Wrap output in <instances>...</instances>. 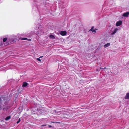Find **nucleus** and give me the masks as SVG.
I'll return each mask as SVG.
<instances>
[{
	"instance_id": "1",
	"label": "nucleus",
	"mask_w": 129,
	"mask_h": 129,
	"mask_svg": "<svg viewBox=\"0 0 129 129\" xmlns=\"http://www.w3.org/2000/svg\"><path fill=\"white\" fill-rule=\"evenodd\" d=\"M17 37L15 35L11 36L9 38V43L13 44L15 41Z\"/></svg>"
},
{
	"instance_id": "2",
	"label": "nucleus",
	"mask_w": 129,
	"mask_h": 129,
	"mask_svg": "<svg viewBox=\"0 0 129 129\" xmlns=\"http://www.w3.org/2000/svg\"><path fill=\"white\" fill-rule=\"evenodd\" d=\"M122 23V21L121 20H119L117 22L116 24V25L117 26H118L121 25Z\"/></svg>"
},
{
	"instance_id": "3",
	"label": "nucleus",
	"mask_w": 129,
	"mask_h": 129,
	"mask_svg": "<svg viewBox=\"0 0 129 129\" xmlns=\"http://www.w3.org/2000/svg\"><path fill=\"white\" fill-rule=\"evenodd\" d=\"M118 30V29L117 28H116L114 29V30L111 33V35L114 34L116 33L117 32Z\"/></svg>"
},
{
	"instance_id": "4",
	"label": "nucleus",
	"mask_w": 129,
	"mask_h": 129,
	"mask_svg": "<svg viewBox=\"0 0 129 129\" xmlns=\"http://www.w3.org/2000/svg\"><path fill=\"white\" fill-rule=\"evenodd\" d=\"M129 15V12H126L123 14V16L124 17H128Z\"/></svg>"
},
{
	"instance_id": "5",
	"label": "nucleus",
	"mask_w": 129,
	"mask_h": 129,
	"mask_svg": "<svg viewBox=\"0 0 129 129\" xmlns=\"http://www.w3.org/2000/svg\"><path fill=\"white\" fill-rule=\"evenodd\" d=\"M28 83L26 82H24L23 83L22 86L23 87H26L28 85Z\"/></svg>"
},
{
	"instance_id": "6",
	"label": "nucleus",
	"mask_w": 129,
	"mask_h": 129,
	"mask_svg": "<svg viewBox=\"0 0 129 129\" xmlns=\"http://www.w3.org/2000/svg\"><path fill=\"white\" fill-rule=\"evenodd\" d=\"M67 34V33L66 31H61L60 32V34L62 36H64Z\"/></svg>"
},
{
	"instance_id": "7",
	"label": "nucleus",
	"mask_w": 129,
	"mask_h": 129,
	"mask_svg": "<svg viewBox=\"0 0 129 129\" xmlns=\"http://www.w3.org/2000/svg\"><path fill=\"white\" fill-rule=\"evenodd\" d=\"M110 45V43H108L104 45V48H106L109 46Z\"/></svg>"
},
{
	"instance_id": "8",
	"label": "nucleus",
	"mask_w": 129,
	"mask_h": 129,
	"mask_svg": "<svg viewBox=\"0 0 129 129\" xmlns=\"http://www.w3.org/2000/svg\"><path fill=\"white\" fill-rule=\"evenodd\" d=\"M125 98L126 99H129V93H127L126 94Z\"/></svg>"
},
{
	"instance_id": "9",
	"label": "nucleus",
	"mask_w": 129,
	"mask_h": 129,
	"mask_svg": "<svg viewBox=\"0 0 129 129\" xmlns=\"http://www.w3.org/2000/svg\"><path fill=\"white\" fill-rule=\"evenodd\" d=\"M9 38H4L3 39V42H5L7 40L8 41H9Z\"/></svg>"
},
{
	"instance_id": "10",
	"label": "nucleus",
	"mask_w": 129,
	"mask_h": 129,
	"mask_svg": "<svg viewBox=\"0 0 129 129\" xmlns=\"http://www.w3.org/2000/svg\"><path fill=\"white\" fill-rule=\"evenodd\" d=\"M21 40H27L28 41H30L31 40V39H28L27 38H22L21 39Z\"/></svg>"
},
{
	"instance_id": "11",
	"label": "nucleus",
	"mask_w": 129,
	"mask_h": 129,
	"mask_svg": "<svg viewBox=\"0 0 129 129\" xmlns=\"http://www.w3.org/2000/svg\"><path fill=\"white\" fill-rule=\"evenodd\" d=\"M90 31H91L93 33H95L96 31L94 30L93 28H92L90 30Z\"/></svg>"
},
{
	"instance_id": "12",
	"label": "nucleus",
	"mask_w": 129,
	"mask_h": 129,
	"mask_svg": "<svg viewBox=\"0 0 129 129\" xmlns=\"http://www.w3.org/2000/svg\"><path fill=\"white\" fill-rule=\"evenodd\" d=\"M49 37L50 38L53 39H54L55 38V37L54 36L52 35H50Z\"/></svg>"
},
{
	"instance_id": "13",
	"label": "nucleus",
	"mask_w": 129,
	"mask_h": 129,
	"mask_svg": "<svg viewBox=\"0 0 129 129\" xmlns=\"http://www.w3.org/2000/svg\"><path fill=\"white\" fill-rule=\"evenodd\" d=\"M11 118V117L10 116H8L6 117V118L5 119L6 120H8L9 119Z\"/></svg>"
},
{
	"instance_id": "14",
	"label": "nucleus",
	"mask_w": 129,
	"mask_h": 129,
	"mask_svg": "<svg viewBox=\"0 0 129 129\" xmlns=\"http://www.w3.org/2000/svg\"><path fill=\"white\" fill-rule=\"evenodd\" d=\"M40 58H37V60L38 61L40 62L41 61V59H40Z\"/></svg>"
},
{
	"instance_id": "15",
	"label": "nucleus",
	"mask_w": 129,
	"mask_h": 129,
	"mask_svg": "<svg viewBox=\"0 0 129 129\" xmlns=\"http://www.w3.org/2000/svg\"><path fill=\"white\" fill-rule=\"evenodd\" d=\"M20 121V119H19V120L17 121V124H18L19 123Z\"/></svg>"
},
{
	"instance_id": "16",
	"label": "nucleus",
	"mask_w": 129,
	"mask_h": 129,
	"mask_svg": "<svg viewBox=\"0 0 129 129\" xmlns=\"http://www.w3.org/2000/svg\"><path fill=\"white\" fill-rule=\"evenodd\" d=\"M2 42H0V46H2Z\"/></svg>"
},
{
	"instance_id": "17",
	"label": "nucleus",
	"mask_w": 129,
	"mask_h": 129,
	"mask_svg": "<svg viewBox=\"0 0 129 129\" xmlns=\"http://www.w3.org/2000/svg\"><path fill=\"white\" fill-rule=\"evenodd\" d=\"M43 56H40V57H39V58H42L43 57Z\"/></svg>"
},
{
	"instance_id": "18",
	"label": "nucleus",
	"mask_w": 129,
	"mask_h": 129,
	"mask_svg": "<svg viewBox=\"0 0 129 129\" xmlns=\"http://www.w3.org/2000/svg\"><path fill=\"white\" fill-rule=\"evenodd\" d=\"M46 125H42L41 126H46Z\"/></svg>"
},
{
	"instance_id": "19",
	"label": "nucleus",
	"mask_w": 129,
	"mask_h": 129,
	"mask_svg": "<svg viewBox=\"0 0 129 129\" xmlns=\"http://www.w3.org/2000/svg\"><path fill=\"white\" fill-rule=\"evenodd\" d=\"M0 108L1 109H4V108H1V107H0Z\"/></svg>"
},
{
	"instance_id": "20",
	"label": "nucleus",
	"mask_w": 129,
	"mask_h": 129,
	"mask_svg": "<svg viewBox=\"0 0 129 129\" xmlns=\"http://www.w3.org/2000/svg\"><path fill=\"white\" fill-rule=\"evenodd\" d=\"M48 126L50 127H51V125H49Z\"/></svg>"
},
{
	"instance_id": "21",
	"label": "nucleus",
	"mask_w": 129,
	"mask_h": 129,
	"mask_svg": "<svg viewBox=\"0 0 129 129\" xmlns=\"http://www.w3.org/2000/svg\"><path fill=\"white\" fill-rule=\"evenodd\" d=\"M39 32H38H38H37V34H39Z\"/></svg>"
},
{
	"instance_id": "22",
	"label": "nucleus",
	"mask_w": 129,
	"mask_h": 129,
	"mask_svg": "<svg viewBox=\"0 0 129 129\" xmlns=\"http://www.w3.org/2000/svg\"><path fill=\"white\" fill-rule=\"evenodd\" d=\"M37 27H36V28H35V29H37Z\"/></svg>"
},
{
	"instance_id": "23",
	"label": "nucleus",
	"mask_w": 129,
	"mask_h": 129,
	"mask_svg": "<svg viewBox=\"0 0 129 129\" xmlns=\"http://www.w3.org/2000/svg\"><path fill=\"white\" fill-rule=\"evenodd\" d=\"M2 88H5V87H4V86H3V87H2Z\"/></svg>"
},
{
	"instance_id": "24",
	"label": "nucleus",
	"mask_w": 129,
	"mask_h": 129,
	"mask_svg": "<svg viewBox=\"0 0 129 129\" xmlns=\"http://www.w3.org/2000/svg\"><path fill=\"white\" fill-rule=\"evenodd\" d=\"M102 68H101V67L100 68V69H101Z\"/></svg>"
},
{
	"instance_id": "25",
	"label": "nucleus",
	"mask_w": 129,
	"mask_h": 129,
	"mask_svg": "<svg viewBox=\"0 0 129 129\" xmlns=\"http://www.w3.org/2000/svg\"><path fill=\"white\" fill-rule=\"evenodd\" d=\"M38 28L39 29V27H38Z\"/></svg>"
},
{
	"instance_id": "26",
	"label": "nucleus",
	"mask_w": 129,
	"mask_h": 129,
	"mask_svg": "<svg viewBox=\"0 0 129 129\" xmlns=\"http://www.w3.org/2000/svg\"><path fill=\"white\" fill-rule=\"evenodd\" d=\"M1 100V98H0V101Z\"/></svg>"
},
{
	"instance_id": "27",
	"label": "nucleus",
	"mask_w": 129,
	"mask_h": 129,
	"mask_svg": "<svg viewBox=\"0 0 129 129\" xmlns=\"http://www.w3.org/2000/svg\"><path fill=\"white\" fill-rule=\"evenodd\" d=\"M104 68V69H105V68H105H105Z\"/></svg>"
}]
</instances>
